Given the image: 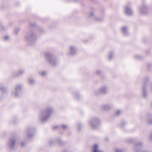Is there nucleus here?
Masks as SVG:
<instances>
[{
    "label": "nucleus",
    "instance_id": "1",
    "mask_svg": "<svg viewBox=\"0 0 152 152\" xmlns=\"http://www.w3.org/2000/svg\"><path fill=\"white\" fill-rule=\"evenodd\" d=\"M54 110V108L52 105L48 106L45 109L41 110L38 113V120L42 123L46 122L50 118Z\"/></svg>",
    "mask_w": 152,
    "mask_h": 152
},
{
    "label": "nucleus",
    "instance_id": "2",
    "mask_svg": "<svg viewBox=\"0 0 152 152\" xmlns=\"http://www.w3.org/2000/svg\"><path fill=\"white\" fill-rule=\"evenodd\" d=\"M46 62L53 66L57 65L58 63L59 60L51 53H44Z\"/></svg>",
    "mask_w": 152,
    "mask_h": 152
},
{
    "label": "nucleus",
    "instance_id": "3",
    "mask_svg": "<svg viewBox=\"0 0 152 152\" xmlns=\"http://www.w3.org/2000/svg\"><path fill=\"white\" fill-rule=\"evenodd\" d=\"M36 132L35 127L32 126H27L24 131V134L27 140H29L33 138Z\"/></svg>",
    "mask_w": 152,
    "mask_h": 152
},
{
    "label": "nucleus",
    "instance_id": "4",
    "mask_svg": "<svg viewBox=\"0 0 152 152\" xmlns=\"http://www.w3.org/2000/svg\"><path fill=\"white\" fill-rule=\"evenodd\" d=\"M37 36L34 32L33 31L29 32L26 37L25 41L28 45L32 46L36 42Z\"/></svg>",
    "mask_w": 152,
    "mask_h": 152
},
{
    "label": "nucleus",
    "instance_id": "5",
    "mask_svg": "<svg viewBox=\"0 0 152 152\" xmlns=\"http://www.w3.org/2000/svg\"><path fill=\"white\" fill-rule=\"evenodd\" d=\"M24 87V85L21 83H19L16 84L14 86V88L12 91V95L15 97H19Z\"/></svg>",
    "mask_w": 152,
    "mask_h": 152
},
{
    "label": "nucleus",
    "instance_id": "6",
    "mask_svg": "<svg viewBox=\"0 0 152 152\" xmlns=\"http://www.w3.org/2000/svg\"><path fill=\"white\" fill-rule=\"evenodd\" d=\"M17 138L15 137H11L8 140L7 143V146L8 148L11 150L15 149Z\"/></svg>",
    "mask_w": 152,
    "mask_h": 152
},
{
    "label": "nucleus",
    "instance_id": "7",
    "mask_svg": "<svg viewBox=\"0 0 152 152\" xmlns=\"http://www.w3.org/2000/svg\"><path fill=\"white\" fill-rule=\"evenodd\" d=\"M149 79L148 77H146L143 80L144 83L142 86V90L143 93V96L144 98H146L148 96V93L146 91V87L147 82L149 80Z\"/></svg>",
    "mask_w": 152,
    "mask_h": 152
},
{
    "label": "nucleus",
    "instance_id": "8",
    "mask_svg": "<svg viewBox=\"0 0 152 152\" xmlns=\"http://www.w3.org/2000/svg\"><path fill=\"white\" fill-rule=\"evenodd\" d=\"M148 7L144 3L142 4V6L139 9V13L142 15H145L148 12Z\"/></svg>",
    "mask_w": 152,
    "mask_h": 152
},
{
    "label": "nucleus",
    "instance_id": "9",
    "mask_svg": "<svg viewBox=\"0 0 152 152\" xmlns=\"http://www.w3.org/2000/svg\"><path fill=\"white\" fill-rule=\"evenodd\" d=\"M77 48L76 46L71 45L69 47V55L70 56H74L75 55L77 52Z\"/></svg>",
    "mask_w": 152,
    "mask_h": 152
},
{
    "label": "nucleus",
    "instance_id": "10",
    "mask_svg": "<svg viewBox=\"0 0 152 152\" xmlns=\"http://www.w3.org/2000/svg\"><path fill=\"white\" fill-rule=\"evenodd\" d=\"M125 14L129 16H131L133 14V11L131 8L128 5H126L124 7Z\"/></svg>",
    "mask_w": 152,
    "mask_h": 152
},
{
    "label": "nucleus",
    "instance_id": "11",
    "mask_svg": "<svg viewBox=\"0 0 152 152\" xmlns=\"http://www.w3.org/2000/svg\"><path fill=\"white\" fill-rule=\"evenodd\" d=\"M143 147V144L141 142L136 143L134 147V151L135 152H139Z\"/></svg>",
    "mask_w": 152,
    "mask_h": 152
},
{
    "label": "nucleus",
    "instance_id": "12",
    "mask_svg": "<svg viewBox=\"0 0 152 152\" xmlns=\"http://www.w3.org/2000/svg\"><path fill=\"white\" fill-rule=\"evenodd\" d=\"M88 125L90 128L92 129H95V118L93 117L91 118L88 122Z\"/></svg>",
    "mask_w": 152,
    "mask_h": 152
},
{
    "label": "nucleus",
    "instance_id": "13",
    "mask_svg": "<svg viewBox=\"0 0 152 152\" xmlns=\"http://www.w3.org/2000/svg\"><path fill=\"white\" fill-rule=\"evenodd\" d=\"M113 106L112 104H104L102 106V109L105 111H108L112 108Z\"/></svg>",
    "mask_w": 152,
    "mask_h": 152
},
{
    "label": "nucleus",
    "instance_id": "14",
    "mask_svg": "<svg viewBox=\"0 0 152 152\" xmlns=\"http://www.w3.org/2000/svg\"><path fill=\"white\" fill-rule=\"evenodd\" d=\"M73 96L77 100H79L81 98V96L78 92L75 91L72 94Z\"/></svg>",
    "mask_w": 152,
    "mask_h": 152
},
{
    "label": "nucleus",
    "instance_id": "15",
    "mask_svg": "<svg viewBox=\"0 0 152 152\" xmlns=\"http://www.w3.org/2000/svg\"><path fill=\"white\" fill-rule=\"evenodd\" d=\"M108 91V88L106 87H104L101 88L99 90L100 93L102 94H106Z\"/></svg>",
    "mask_w": 152,
    "mask_h": 152
},
{
    "label": "nucleus",
    "instance_id": "16",
    "mask_svg": "<svg viewBox=\"0 0 152 152\" xmlns=\"http://www.w3.org/2000/svg\"><path fill=\"white\" fill-rule=\"evenodd\" d=\"M25 70L24 69H19L18 72L15 73V75L16 76H20L23 74L25 72Z\"/></svg>",
    "mask_w": 152,
    "mask_h": 152
},
{
    "label": "nucleus",
    "instance_id": "17",
    "mask_svg": "<svg viewBox=\"0 0 152 152\" xmlns=\"http://www.w3.org/2000/svg\"><path fill=\"white\" fill-rule=\"evenodd\" d=\"M101 124L100 119L98 118H96V129H99L100 127Z\"/></svg>",
    "mask_w": 152,
    "mask_h": 152
},
{
    "label": "nucleus",
    "instance_id": "18",
    "mask_svg": "<svg viewBox=\"0 0 152 152\" xmlns=\"http://www.w3.org/2000/svg\"><path fill=\"white\" fill-rule=\"evenodd\" d=\"M28 82L29 85H33L35 83L36 80L34 78L29 77L28 79Z\"/></svg>",
    "mask_w": 152,
    "mask_h": 152
},
{
    "label": "nucleus",
    "instance_id": "19",
    "mask_svg": "<svg viewBox=\"0 0 152 152\" xmlns=\"http://www.w3.org/2000/svg\"><path fill=\"white\" fill-rule=\"evenodd\" d=\"M148 123L150 124H152V115L151 114H148L146 117Z\"/></svg>",
    "mask_w": 152,
    "mask_h": 152
},
{
    "label": "nucleus",
    "instance_id": "20",
    "mask_svg": "<svg viewBox=\"0 0 152 152\" xmlns=\"http://www.w3.org/2000/svg\"><path fill=\"white\" fill-rule=\"evenodd\" d=\"M49 144L50 146H54L56 144V139H51L49 140Z\"/></svg>",
    "mask_w": 152,
    "mask_h": 152
},
{
    "label": "nucleus",
    "instance_id": "21",
    "mask_svg": "<svg viewBox=\"0 0 152 152\" xmlns=\"http://www.w3.org/2000/svg\"><path fill=\"white\" fill-rule=\"evenodd\" d=\"M56 143H58L60 145H61L64 144V142L62 140L61 138H58L56 139Z\"/></svg>",
    "mask_w": 152,
    "mask_h": 152
},
{
    "label": "nucleus",
    "instance_id": "22",
    "mask_svg": "<svg viewBox=\"0 0 152 152\" xmlns=\"http://www.w3.org/2000/svg\"><path fill=\"white\" fill-rule=\"evenodd\" d=\"M83 127V125L80 123H78L76 126V129L78 131H80Z\"/></svg>",
    "mask_w": 152,
    "mask_h": 152
},
{
    "label": "nucleus",
    "instance_id": "23",
    "mask_svg": "<svg viewBox=\"0 0 152 152\" xmlns=\"http://www.w3.org/2000/svg\"><path fill=\"white\" fill-rule=\"evenodd\" d=\"M121 32L124 35L126 36L129 34L128 29H121Z\"/></svg>",
    "mask_w": 152,
    "mask_h": 152
},
{
    "label": "nucleus",
    "instance_id": "24",
    "mask_svg": "<svg viewBox=\"0 0 152 152\" xmlns=\"http://www.w3.org/2000/svg\"><path fill=\"white\" fill-rule=\"evenodd\" d=\"M30 27L31 28H37L39 27L37 26V24L36 23L33 22L31 23L30 24Z\"/></svg>",
    "mask_w": 152,
    "mask_h": 152
},
{
    "label": "nucleus",
    "instance_id": "25",
    "mask_svg": "<svg viewBox=\"0 0 152 152\" xmlns=\"http://www.w3.org/2000/svg\"><path fill=\"white\" fill-rule=\"evenodd\" d=\"M114 53L112 51H110L109 53L108 57L109 59L111 60L114 56Z\"/></svg>",
    "mask_w": 152,
    "mask_h": 152
},
{
    "label": "nucleus",
    "instance_id": "26",
    "mask_svg": "<svg viewBox=\"0 0 152 152\" xmlns=\"http://www.w3.org/2000/svg\"><path fill=\"white\" fill-rule=\"evenodd\" d=\"M126 125V123L124 121H122L121 122L120 126L122 128H124Z\"/></svg>",
    "mask_w": 152,
    "mask_h": 152
},
{
    "label": "nucleus",
    "instance_id": "27",
    "mask_svg": "<svg viewBox=\"0 0 152 152\" xmlns=\"http://www.w3.org/2000/svg\"><path fill=\"white\" fill-rule=\"evenodd\" d=\"M20 31L19 29H15L13 31V34L15 35L18 34Z\"/></svg>",
    "mask_w": 152,
    "mask_h": 152
},
{
    "label": "nucleus",
    "instance_id": "28",
    "mask_svg": "<svg viewBox=\"0 0 152 152\" xmlns=\"http://www.w3.org/2000/svg\"><path fill=\"white\" fill-rule=\"evenodd\" d=\"M26 141L25 140L24 141H22L20 145L22 147H24L26 145Z\"/></svg>",
    "mask_w": 152,
    "mask_h": 152
},
{
    "label": "nucleus",
    "instance_id": "29",
    "mask_svg": "<svg viewBox=\"0 0 152 152\" xmlns=\"http://www.w3.org/2000/svg\"><path fill=\"white\" fill-rule=\"evenodd\" d=\"M47 73V72L45 71H43L40 72V75L42 76H44Z\"/></svg>",
    "mask_w": 152,
    "mask_h": 152
},
{
    "label": "nucleus",
    "instance_id": "30",
    "mask_svg": "<svg viewBox=\"0 0 152 152\" xmlns=\"http://www.w3.org/2000/svg\"><path fill=\"white\" fill-rule=\"evenodd\" d=\"M61 127L64 130L68 128V127L67 125L64 124L62 125H61Z\"/></svg>",
    "mask_w": 152,
    "mask_h": 152
},
{
    "label": "nucleus",
    "instance_id": "31",
    "mask_svg": "<svg viewBox=\"0 0 152 152\" xmlns=\"http://www.w3.org/2000/svg\"><path fill=\"white\" fill-rule=\"evenodd\" d=\"M115 152H123L122 149L115 148Z\"/></svg>",
    "mask_w": 152,
    "mask_h": 152
},
{
    "label": "nucleus",
    "instance_id": "32",
    "mask_svg": "<svg viewBox=\"0 0 152 152\" xmlns=\"http://www.w3.org/2000/svg\"><path fill=\"white\" fill-rule=\"evenodd\" d=\"M135 58L137 59H140L142 58V57L140 55H136L135 56Z\"/></svg>",
    "mask_w": 152,
    "mask_h": 152
},
{
    "label": "nucleus",
    "instance_id": "33",
    "mask_svg": "<svg viewBox=\"0 0 152 152\" xmlns=\"http://www.w3.org/2000/svg\"><path fill=\"white\" fill-rule=\"evenodd\" d=\"M4 39L6 41H8L10 40V37L9 36L6 35L5 36Z\"/></svg>",
    "mask_w": 152,
    "mask_h": 152
},
{
    "label": "nucleus",
    "instance_id": "34",
    "mask_svg": "<svg viewBox=\"0 0 152 152\" xmlns=\"http://www.w3.org/2000/svg\"><path fill=\"white\" fill-rule=\"evenodd\" d=\"M121 113V112L120 110H118L116 111L115 113V114L116 115H120Z\"/></svg>",
    "mask_w": 152,
    "mask_h": 152
},
{
    "label": "nucleus",
    "instance_id": "35",
    "mask_svg": "<svg viewBox=\"0 0 152 152\" xmlns=\"http://www.w3.org/2000/svg\"><path fill=\"white\" fill-rule=\"evenodd\" d=\"M62 152H72V151L70 150L69 149L67 148L64 150Z\"/></svg>",
    "mask_w": 152,
    "mask_h": 152
},
{
    "label": "nucleus",
    "instance_id": "36",
    "mask_svg": "<svg viewBox=\"0 0 152 152\" xmlns=\"http://www.w3.org/2000/svg\"><path fill=\"white\" fill-rule=\"evenodd\" d=\"M102 20V18H99V17L96 18V21L99 22V21H101Z\"/></svg>",
    "mask_w": 152,
    "mask_h": 152
},
{
    "label": "nucleus",
    "instance_id": "37",
    "mask_svg": "<svg viewBox=\"0 0 152 152\" xmlns=\"http://www.w3.org/2000/svg\"><path fill=\"white\" fill-rule=\"evenodd\" d=\"M96 152H102V151H99L98 149V145L96 144Z\"/></svg>",
    "mask_w": 152,
    "mask_h": 152
},
{
    "label": "nucleus",
    "instance_id": "38",
    "mask_svg": "<svg viewBox=\"0 0 152 152\" xmlns=\"http://www.w3.org/2000/svg\"><path fill=\"white\" fill-rule=\"evenodd\" d=\"M91 152H95V144L94 145H93Z\"/></svg>",
    "mask_w": 152,
    "mask_h": 152
},
{
    "label": "nucleus",
    "instance_id": "39",
    "mask_svg": "<svg viewBox=\"0 0 152 152\" xmlns=\"http://www.w3.org/2000/svg\"><path fill=\"white\" fill-rule=\"evenodd\" d=\"M94 15V13L93 12H91L90 14V16L91 17H92V16H93Z\"/></svg>",
    "mask_w": 152,
    "mask_h": 152
},
{
    "label": "nucleus",
    "instance_id": "40",
    "mask_svg": "<svg viewBox=\"0 0 152 152\" xmlns=\"http://www.w3.org/2000/svg\"><path fill=\"white\" fill-rule=\"evenodd\" d=\"M129 27L127 26H123L122 28H124V29H125V28H128Z\"/></svg>",
    "mask_w": 152,
    "mask_h": 152
},
{
    "label": "nucleus",
    "instance_id": "41",
    "mask_svg": "<svg viewBox=\"0 0 152 152\" xmlns=\"http://www.w3.org/2000/svg\"><path fill=\"white\" fill-rule=\"evenodd\" d=\"M101 72V71L100 70H98L97 71L96 73L97 74H99Z\"/></svg>",
    "mask_w": 152,
    "mask_h": 152
},
{
    "label": "nucleus",
    "instance_id": "42",
    "mask_svg": "<svg viewBox=\"0 0 152 152\" xmlns=\"http://www.w3.org/2000/svg\"><path fill=\"white\" fill-rule=\"evenodd\" d=\"M150 87L151 90H152V83L150 85Z\"/></svg>",
    "mask_w": 152,
    "mask_h": 152
},
{
    "label": "nucleus",
    "instance_id": "43",
    "mask_svg": "<svg viewBox=\"0 0 152 152\" xmlns=\"http://www.w3.org/2000/svg\"><path fill=\"white\" fill-rule=\"evenodd\" d=\"M105 140L106 141H107L108 140V138H105Z\"/></svg>",
    "mask_w": 152,
    "mask_h": 152
},
{
    "label": "nucleus",
    "instance_id": "44",
    "mask_svg": "<svg viewBox=\"0 0 152 152\" xmlns=\"http://www.w3.org/2000/svg\"><path fill=\"white\" fill-rule=\"evenodd\" d=\"M57 126H55L54 127V128L56 129L57 128Z\"/></svg>",
    "mask_w": 152,
    "mask_h": 152
},
{
    "label": "nucleus",
    "instance_id": "45",
    "mask_svg": "<svg viewBox=\"0 0 152 152\" xmlns=\"http://www.w3.org/2000/svg\"><path fill=\"white\" fill-rule=\"evenodd\" d=\"M142 152H149L148 151H143Z\"/></svg>",
    "mask_w": 152,
    "mask_h": 152
},
{
    "label": "nucleus",
    "instance_id": "46",
    "mask_svg": "<svg viewBox=\"0 0 152 152\" xmlns=\"http://www.w3.org/2000/svg\"><path fill=\"white\" fill-rule=\"evenodd\" d=\"M78 0H74V1L75 2H77Z\"/></svg>",
    "mask_w": 152,
    "mask_h": 152
},
{
    "label": "nucleus",
    "instance_id": "47",
    "mask_svg": "<svg viewBox=\"0 0 152 152\" xmlns=\"http://www.w3.org/2000/svg\"><path fill=\"white\" fill-rule=\"evenodd\" d=\"M41 30L40 31H42V30H43V29H41Z\"/></svg>",
    "mask_w": 152,
    "mask_h": 152
},
{
    "label": "nucleus",
    "instance_id": "48",
    "mask_svg": "<svg viewBox=\"0 0 152 152\" xmlns=\"http://www.w3.org/2000/svg\"><path fill=\"white\" fill-rule=\"evenodd\" d=\"M3 88H0V89H1V90H2V89H3Z\"/></svg>",
    "mask_w": 152,
    "mask_h": 152
},
{
    "label": "nucleus",
    "instance_id": "49",
    "mask_svg": "<svg viewBox=\"0 0 152 152\" xmlns=\"http://www.w3.org/2000/svg\"><path fill=\"white\" fill-rule=\"evenodd\" d=\"M151 106L152 107V104H151Z\"/></svg>",
    "mask_w": 152,
    "mask_h": 152
}]
</instances>
